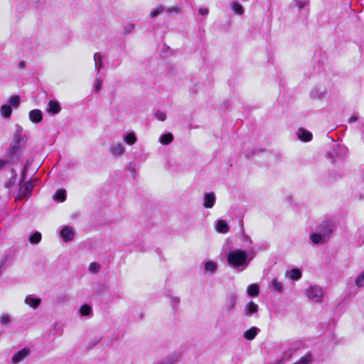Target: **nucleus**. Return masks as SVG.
Listing matches in <instances>:
<instances>
[{
	"instance_id": "obj_1",
	"label": "nucleus",
	"mask_w": 364,
	"mask_h": 364,
	"mask_svg": "<svg viewBox=\"0 0 364 364\" xmlns=\"http://www.w3.org/2000/svg\"><path fill=\"white\" fill-rule=\"evenodd\" d=\"M252 258H249L246 252L242 250L230 251L227 255L228 264L240 272L245 270Z\"/></svg>"
},
{
	"instance_id": "obj_2",
	"label": "nucleus",
	"mask_w": 364,
	"mask_h": 364,
	"mask_svg": "<svg viewBox=\"0 0 364 364\" xmlns=\"http://www.w3.org/2000/svg\"><path fill=\"white\" fill-rule=\"evenodd\" d=\"M306 294L308 299L315 303L321 302L323 296V291L322 288L318 286L309 287L306 289Z\"/></svg>"
},
{
	"instance_id": "obj_3",
	"label": "nucleus",
	"mask_w": 364,
	"mask_h": 364,
	"mask_svg": "<svg viewBox=\"0 0 364 364\" xmlns=\"http://www.w3.org/2000/svg\"><path fill=\"white\" fill-rule=\"evenodd\" d=\"M331 148L332 150L328 151V155L331 158H334L335 156L341 157L345 154V148L341 146L340 142L338 140L335 141L333 138H331Z\"/></svg>"
},
{
	"instance_id": "obj_4",
	"label": "nucleus",
	"mask_w": 364,
	"mask_h": 364,
	"mask_svg": "<svg viewBox=\"0 0 364 364\" xmlns=\"http://www.w3.org/2000/svg\"><path fill=\"white\" fill-rule=\"evenodd\" d=\"M334 229V225L331 221L326 220L322 222L318 227V232H320L328 240L330 237Z\"/></svg>"
},
{
	"instance_id": "obj_5",
	"label": "nucleus",
	"mask_w": 364,
	"mask_h": 364,
	"mask_svg": "<svg viewBox=\"0 0 364 364\" xmlns=\"http://www.w3.org/2000/svg\"><path fill=\"white\" fill-rule=\"evenodd\" d=\"M326 92V90L323 86H316L311 89L309 96L312 100H321L323 98Z\"/></svg>"
},
{
	"instance_id": "obj_6",
	"label": "nucleus",
	"mask_w": 364,
	"mask_h": 364,
	"mask_svg": "<svg viewBox=\"0 0 364 364\" xmlns=\"http://www.w3.org/2000/svg\"><path fill=\"white\" fill-rule=\"evenodd\" d=\"M60 236L65 242L73 240L75 236L74 230L72 227L65 226L60 230Z\"/></svg>"
},
{
	"instance_id": "obj_7",
	"label": "nucleus",
	"mask_w": 364,
	"mask_h": 364,
	"mask_svg": "<svg viewBox=\"0 0 364 364\" xmlns=\"http://www.w3.org/2000/svg\"><path fill=\"white\" fill-rule=\"evenodd\" d=\"M30 354V351L28 349L23 348L16 353H15L11 358V363L13 364H18L23 360H24L26 358L28 357Z\"/></svg>"
},
{
	"instance_id": "obj_8",
	"label": "nucleus",
	"mask_w": 364,
	"mask_h": 364,
	"mask_svg": "<svg viewBox=\"0 0 364 364\" xmlns=\"http://www.w3.org/2000/svg\"><path fill=\"white\" fill-rule=\"evenodd\" d=\"M304 346V343L300 340L292 341L289 343L286 353L289 355V357H291V355H293L297 350L303 348Z\"/></svg>"
},
{
	"instance_id": "obj_9",
	"label": "nucleus",
	"mask_w": 364,
	"mask_h": 364,
	"mask_svg": "<svg viewBox=\"0 0 364 364\" xmlns=\"http://www.w3.org/2000/svg\"><path fill=\"white\" fill-rule=\"evenodd\" d=\"M216 201L215 194L213 192L205 193L203 196V206L205 208H212Z\"/></svg>"
},
{
	"instance_id": "obj_10",
	"label": "nucleus",
	"mask_w": 364,
	"mask_h": 364,
	"mask_svg": "<svg viewBox=\"0 0 364 364\" xmlns=\"http://www.w3.org/2000/svg\"><path fill=\"white\" fill-rule=\"evenodd\" d=\"M258 309V305L251 301L248 302L245 307V314L247 316H252L257 314Z\"/></svg>"
},
{
	"instance_id": "obj_11",
	"label": "nucleus",
	"mask_w": 364,
	"mask_h": 364,
	"mask_svg": "<svg viewBox=\"0 0 364 364\" xmlns=\"http://www.w3.org/2000/svg\"><path fill=\"white\" fill-rule=\"evenodd\" d=\"M25 304L28 305L30 307L33 308V309H37L41 303V299L38 297H35L33 295H28L25 298Z\"/></svg>"
},
{
	"instance_id": "obj_12",
	"label": "nucleus",
	"mask_w": 364,
	"mask_h": 364,
	"mask_svg": "<svg viewBox=\"0 0 364 364\" xmlns=\"http://www.w3.org/2000/svg\"><path fill=\"white\" fill-rule=\"evenodd\" d=\"M46 110L50 114H57L60 112L61 107L58 102L50 100Z\"/></svg>"
},
{
	"instance_id": "obj_13",
	"label": "nucleus",
	"mask_w": 364,
	"mask_h": 364,
	"mask_svg": "<svg viewBox=\"0 0 364 364\" xmlns=\"http://www.w3.org/2000/svg\"><path fill=\"white\" fill-rule=\"evenodd\" d=\"M109 151L113 156L117 157L121 156L124 153V149L122 144L113 143L109 146Z\"/></svg>"
},
{
	"instance_id": "obj_14",
	"label": "nucleus",
	"mask_w": 364,
	"mask_h": 364,
	"mask_svg": "<svg viewBox=\"0 0 364 364\" xmlns=\"http://www.w3.org/2000/svg\"><path fill=\"white\" fill-rule=\"evenodd\" d=\"M259 332L260 329L259 328L253 326L244 332L243 337L247 341H252Z\"/></svg>"
},
{
	"instance_id": "obj_15",
	"label": "nucleus",
	"mask_w": 364,
	"mask_h": 364,
	"mask_svg": "<svg viewBox=\"0 0 364 364\" xmlns=\"http://www.w3.org/2000/svg\"><path fill=\"white\" fill-rule=\"evenodd\" d=\"M230 8L231 10L233 11L234 14L238 16L243 15L245 12V9L242 4L237 1H233L230 3Z\"/></svg>"
},
{
	"instance_id": "obj_16",
	"label": "nucleus",
	"mask_w": 364,
	"mask_h": 364,
	"mask_svg": "<svg viewBox=\"0 0 364 364\" xmlns=\"http://www.w3.org/2000/svg\"><path fill=\"white\" fill-rule=\"evenodd\" d=\"M215 230L220 233H227L229 231V226L223 220H218L215 222Z\"/></svg>"
},
{
	"instance_id": "obj_17",
	"label": "nucleus",
	"mask_w": 364,
	"mask_h": 364,
	"mask_svg": "<svg viewBox=\"0 0 364 364\" xmlns=\"http://www.w3.org/2000/svg\"><path fill=\"white\" fill-rule=\"evenodd\" d=\"M33 188V184L31 182L26 183L23 186H22L19 189V195L22 198L23 197H26L30 194Z\"/></svg>"
},
{
	"instance_id": "obj_18",
	"label": "nucleus",
	"mask_w": 364,
	"mask_h": 364,
	"mask_svg": "<svg viewBox=\"0 0 364 364\" xmlns=\"http://www.w3.org/2000/svg\"><path fill=\"white\" fill-rule=\"evenodd\" d=\"M42 117V112L39 109H33L29 112V118L33 122L38 123L41 122Z\"/></svg>"
},
{
	"instance_id": "obj_19",
	"label": "nucleus",
	"mask_w": 364,
	"mask_h": 364,
	"mask_svg": "<svg viewBox=\"0 0 364 364\" xmlns=\"http://www.w3.org/2000/svg\"><path fill=\"white\" fill-rule=\"evenodd\" d=\"M12 114V109L11 105H3L0 107V114L4 119L10 118Z\"/></svg>"
},
{
	"instance_id": "obj_20",
	"label": "nucleus",
	"mask_w": 364,
	"mask_h": 364,
	"mask_svg": "<svg viewBox=\"0 0 364 364\" xmlns=\"http://www.w3.org/2000/svg\"><path fill=\"white\" fill-rule=\"evenodd\" d=\"M311 241L316 245L325 243L328 239L325 237L320 232L314 233L311 236Z\"/></svg>"
},
{
	"instance_id": "obj_21",
	"label": "nucleus",
	"mask_w": 364,
	"mask_h": 364,
	"mask_svg": "<svg viewBox=\"0 0 364 364\" xmlns=\"http://www.w3.org/2000/svg\"><path fill=\"white\" fill-rule=\"evenodd\" d=\"M94 61L95 69L100 73L103 67L102 56L99 53H95L94 55Z\"/></svg>"
},
{
	"instance_id": "obj_22",
	"label": "nucleus",
	"mask_w": 364,
	"mask_h": 364,
	"mask_svg": "<svg viewBox=\"0 0 364 364\" xmlns=\"http://www.w3.org/2000/svg\"><path fill=\"white\" fill-rule=\"evenodd\" d=\"M53 198L55 201L64 202L66 199V191L65 189L58 190Z\"/></svg>"
},
{
	"instance_id": "obj_23",
	"label": "nucleus",
	"mask_w": 364,
	"mask_h": 364,
	"mask_svg": "<svg viewBox=\"0 0 364 364\" xmlns=\"http://www.w3.org/2000/svg\"><path fill=\"white\" fill-rule=\"evenodd\" d=\"M312 361L313 355L309 352L293 364H311Z\"/></svg>"
},
{
	"instance_id": "obj_24",
	"label": "nucleus",
	"mask_w": 364,
	"mask_h": 364,
	"mask_svg": "<svg viewBox=\"0 0 364 364\" xmlns=\"http://www.w3.org/2000/svg\"><path fill=\"white\" fill-rule=\"evenodd\" d=\"M259 287L257 284H250L247 288V294L250 296H257L259 294Z\"/></svg>"
},
{
	"instance_id": "obj_25",
	"label": "nucleus",
	"mask_w": 364,
	"mask_h": 364,
	"mask_svg": "<svg viewBox=\"0 0 364 364\" xmlns=\"http://www.w3.org/2000/svg\"><path fill=\"white\" fill-rule=\"evenodd\" d=\"M217 268V264L213 261H207L204 263V269L206 272L214 273Z\"/></svg>"
},
{
	"instance_id": "obj_26",
	"label": "nucleus",
	"mask_w": 364,
	"mask_h": 364,
	"mask_svg": "<svg viewBox=\"0 0 364 364\" xmlns=\"http://www.w3.org/2000/svg\"><path fill=\"white\" fill-rule=\"evenodd\" d=\"M236 303V298L235 296H230L226 303L227 310L228 311H230L235 309Z\"/></svg>"
},
{
	"instance_id": "obj_27",
	"label": "nucleus",
	"mask_w": 364,
	"mask_h": 364,
	"mask_svg": "<svg viewBox=\"0 0 364 364\" xmlns=\"http://www.w3.org/2000/svg\"><path fill=\"white\" fill-rule=\"evenodd\" d=\"M355 284L357 287H364V270L358 274L355 278Z\"/></svg>"
},
{
	"instance_id": "obj_28",
	"label": "nucleus",
	"mask_w": 364,
	"mask_h": 364,
	"mask_svg": "<svg viewBox=\"0 0 364 364\" xmlns=\"http://www.w3.org/2000/svg\"><path fill=\"white\" fill-rule=\"evenodd\" d=\"M79 311L81 316H90L92 314V309L90 306L85 304L80 308Z\"/></svg>"
},
{
	"instance_id": "obj_29",
	"label": "nucleus",
	"mask_w": 364,
	"mask_h": 364,
	"mask_svg": "<svg viewBox=\"0 0 364 364\" xmlns=\"http://www.w3.org/2000/svg\"><path fill=\"white\" fill-rule=\"evenodd\" d=\"M41 235L38 232H36L32 234L29 237V242L32 244H38L41 242Z\"/></svg>"
},
{
	"instance_id": "obj_30",
	"label": "nucleus",
	"mask_w": 364,
	"mask_h": 364,
	"mask_svg": "<svg viewBox=\"0 0 364 364\" xmlns=\"http://www.w3.org/2000/svg\"><path fill=\"white\" fill-rule=\"evenodd\" d=\"M165 11H166V13L168 14V15H171L172 14H178L181 12V7L179 6H171V7H168V8H165Z\"/></svg>"
},
{
	"instance_id": "obj_31",
	"label": "nucleus",
	"mask_w": 364,
	"mask_h": 364,
	"mask_svg": "<svg viewBox=\"0 0 364 364\" xmlns=\"http://www.w3.org/2000/svg\"><path fill=\"white\" fill-rule=\"evenodd\" d=\"M165 11V6H159L156 9H155L154 11L150 12V17L155 18L162 14Z\"/></svg>"
},
{
	"instance_id": "obj_32",
	"label": "nucleus",
	"mask_w": 364,
	"mask_h": 364,
	"mask_svg": "<svg viewBox=\"0 0 364 364\" xmlns=\"http://www.w3.org/2000/svg\"><path fill=\"white\" fill-rule=\"evenodd\" d=\"M289 277L292 279L298 280L301 277V272L298 269H293L289 272Z\"/></svg>"
},
{
	"instance_id": "obj_33",
	"label": "nucleus",
	"mask_w": 364,
	"mask_h": 364,
	"mask_svg": "<svg viewBox=\"0 0 364 364\" xmlns=\"http://www.w3.org/2000/svg\"><path fill=\"white\" fill-rule=\"evenodd\" d=\"M272 286L274 289L278 292H282L283 290V284L282 282H279L277 279H274L272 282Z\"/></svg>"
},
{
	"instance_id": "obj_34",
	"label": "nucleus",
	"mask_w": 364,
	"mask_h": 364,
	"mask_svg": "<svg viewBox=\"0 0 364 364\" xmlns=\"http://www.w3.org/2000/svg\"><path fill=\"white\" fill-rule=\"evenodd\" d=\"M9 102L11 104V107H14L16 108L19 106L20 104V97L18 95H13L9 99Z\"/></svg>"
},
{
	"instance_id": "obj_35",
	"label": "nucleus",
	"mask_w": 364,
	"mask_h": 364,
	"mask_svg": "<svg viewBox=\"0 0 364 364\" xmlns=\"http://www.w3.org/2000/svg\"><path fill=\"white\" fill-rule=\"evenodd\" d=\"M296 134V136H312V134L309 131L303 128H299Z\"/></svg>"
},
{
	"instance_id": "obj_36",
	"label": "nucleus",
	"mask_w": 364,
	"mask_h": 364,
	"mask_svg": "<svg viewBox=\"0 0 364 364\" xmlns=\"http://www.w3.org/2000/svg\"><path fill=\"white\" fill-rule=\"evenodd\" d=\"M100 264H98L97 262H92L89 265V270L90 272H91L92 273H97L99 271H100Z\"/></svg>"
},
{
	"instance_id": "obj_37",
	"label": "nucleus",
	"mask_w": 364,
	"mask_h": 364,
	"mask_svg": "<svg viewBox=\"0 0 364 364\" xmlns=\"http://www.w3.org/2000/svg\"><path fill=\"white\" fill-rule=\"evenodd\" d=\"M21 139L22 138H18L17 140H15L14 142L11 144L10 149L11 154H14L17 152V151L18 150V147L17 146V145Z\"/></svg>"
},
{
	"instance_id": "obj_38",
	"label": "nucleus",
	"mask_w": 364,
	"mask_h": 364,
	"mask_svg": "<svg viewBox=\"0 0 364 364\" xmlns=\"http://www.w3.org/2000/svg\"><path fill=\"white\" fill-rule=\"evenodd\" d=\"M11 322V318L9 314H4L0 316V323L1 324H8Z\"/></svg>"
},
{
	"instance_id": "obj_39",
	"label": "nucleus",
	"mask_w": 364,
	"mask_h": 364,
	"mask_svg": "<svg viewBox=\"0 0 364 364\" xmlns=\"http://www.w3.org/2000/svg\"><path fill=\"white\" fill-rule=\"evenodd\" d=\"M295 3L296 6L301 9L309 4V0H295Z\"/></svg>"
},
{
	"instance_id": "obj_40",
	"label": "nucleus",
	"mask_w": 364,
	"mask_h": 364,
	"mask_svg": "<svg viewBox=\"0 0 364 364\" xmlns=\"http://www.w3.org/2000/svg\"><path fill=\"white\" fill-rule=\"evenodd\" d=\"M155 117L158 120L161 122L164 121L166 118V114L161 111H157L155 113Z\"/></svg>"
},
{
	"instance_id": "obj_41",
	"label": "nucleus",
	"mask_w": 364,
	"mask_h": 364,
	"mask_svg": "<svg viewBox=\"0 0 364 364\" xmlns=\"http://www.w3.org/2000/svg\"><path fill=\"white\" fill-rule=\"evenodd\" d=\"M173 138H159V141L163 145H168L172 141Z\"/></svg>"
},
{
	"instance_id": "obj_42",
	"label": "nucleus",
	"mask_w": 364,
	"mask_h": 364,
	"mask_svg": "<svg viewBox=\"0 0 364 364\" xmlns=\"http://www.w3.org/2000/svg\"><path fill=\"white\" fill-rule=\"evenodd\" d=\"M134 28V24H129L124 27V31L126 33H129L133 31Z\"/></svg>"
},
{
	"instance_id": "obj_43",
	"label": "nucleus",
	"mask_w": 364,
	"mask_h": 364,
	"mask_svg": "<svg viewBox=\"0 0 364 364\" xmlns=\"http://www.w3.org/2000/svg\"><path fill=\"white\" fill-rule=\"evenodd\" d=\"M125 142L129 145H132L136 141V138H124Z\"/></svg>"
},
{
	"instance_id": "obj_44",
	"label": "nucleus",
	"mask_w": 364,
	"mask_h": 364,
	"mask_svg": "<svg viewBox=\"0 0 364 364\" xmlns=\"http://www.w3.org/2000/svg\"><path fill=\"white\" fill-rule=\"evenodd\" d=\"M358 119V115L356 114H353L349 119H348V122L349 123H354L355 122H357Z\"/></svg>"
},
{
	"instance_id": "obj_45",
	"label": "nucleus",
	"mask_w": 364,
	"mask_h": 364,
	"mask_svg": "<svg viewBox=\"0 0 364 364\" xmlns=\"http://www.w3.org/2000/svg\"><path fill=\"white\" fill-rule=\"evenodd\" d=\"M198 12L200 14L205 16L208 15L209 11L207 8H200L199 9Z\"/></svg>"
},
{
	"instance_id": "obj_46",
	"label": "nucleus",
	"mask_w": 364,
	"mask_h": 364,
	"mask_svg": "<svg viewBox=\"0 0 364 364\" xmlns=\"http://www.w3.org/2000/svg\"><path fill=\"white\" fill-rule=\"evenodd\" d=\"M96 85H95V90L97 92H99L101 89V82L98 78L95 79Z\"/></svg>"
},
{
	"instance_id": "obj_47",
	"label": "nucleus",
	"mask_w": 364,
	"mask_h": 364,
	"mask_svg": "<svg viewBox=\"0 0 364 364\" xmlns=\"http://www.w3.org/2000/svg\"><path fill=\"white\" fill-rule=\"evenodd\" d=\"M173 305L175 306L179 303V299L178 298H174L172 299Z\"/></svg>"
},
{
	"instance_id": "obj_48",
	"label": "nucleus",
	"mask_w": 364,
	"mask_h": 364,
	"mask_svg": "<svg viewBox=\"0 0 364 364\" xmlns=\"http://www.w3.org/2000/svg\"><path fill=\"white\" fill-rule=\"evenodd\" d=\"M312 138H304V137H302V138H299V139L302 141V142H309Z\"/></svg>"
},
{
	"instance_id": "obj_49",
	"label": "nucleus",
	"mask_w": 364,
	"mask_h": 364,
	"mask_svg": "<svg viewBox=\"0 0 364 364\" xmlns=\"http://www.w3.org/2000/svg\"><path fill=\"white\" fill-rule=\"evenodd\" d=\"M7 161L0 159V169L6 164Z\"/></svg>"
},
{
	"instance_id": "obj_50",
	"label": "nucleus",
	"mask_w": 364,
	"mask_h": 364,
	"mask_svg": "<svg viewBox=\"0 0 364 364\" xmlns=\"http://www.w3.org/2000/svg\"><path fill=\"white\" fill-rule=\"evenodd\" d=\"M160 136H163V137H171L173 136L172 134L171 133H167V134H161Z\"/></svg>"
},
{
	"instance_id": "obj_51",
	"label": "nucleus",
	"mask_w": 364,
	"mask_h": 364,
	"mask_svg": "<svg viewBox=\"0 0 364 364\" xmlns=\"http://www.w3.org/2000/svg\"><path fill=\"white\" fill-rule=\"evenodd\" d=\"M20 68H23L25 67V62L21 61L19 64Z\"/></svg>"
},
{
	"instance_id": "obj_52",
	"label": "nucleus",
	"mask_w": 364,
	"mask_h": 364,
	"mask_svg": "<svg viewBox=\"0 0 364 364\" xmlns=\"http://www.w3.org/2000/svg\"><path fill=\"white\" fill-rule=\"evenodd\" d=\"M125 136H129V137H132V136H135L134 134V133H129L127 135H126Z\"/></svg>"
},
{
	"instance_id": "obj_53",
	"label": "nucleus",
	"mask_w": 364,
	"mask_h": 364,
	"mask_svg": "<svg viewBox=\"0 0 364 364\" xmlns=\"http://www.w3.org/2000/svg\"><path fill=\"white\" fill-rule=\"evenodd\" d=\"M247 238L248 239L250 243L251 244L252 243V240L250 239V237H247Z\"/></svg>"
}]
</instances>
